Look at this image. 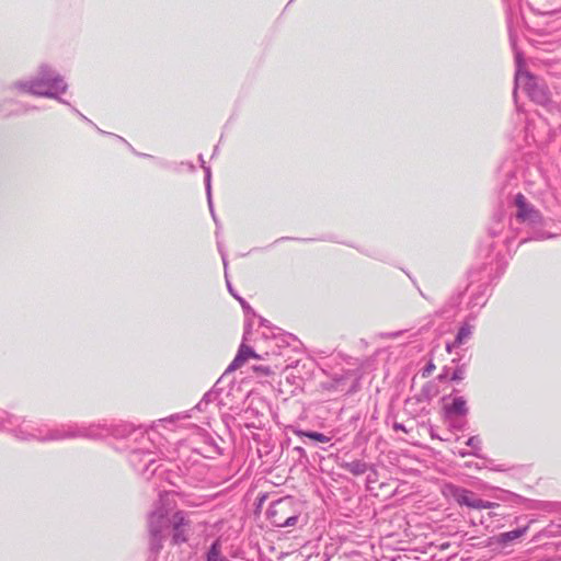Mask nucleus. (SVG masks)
Listing matches in <instances>:
<instances>
[{
    "label": "nucleus",
    "mask_w": 561,
    "mask_h": 561,
    "mask_svg": "<svg viewBox=\"0 0 561 561\" xmlns=\"http://www.w3.org/2000/svg\"><path fill=\"white\" fill-rule=\"evenodd\" d=\"M127 425L113 427L105 423H69L50 428L45 424L12 415L5 411L0 412V431L11 433L20 440L55 442L71 438L96 439L110 435L123 437L127 434Z\"/></svg>",
    "instance_id": "f257e3e1"
},
{
    "label": "nucleus",
    "mask_w": 561,
    "mask_h": 561,
    "mask_svg": "<svg viewBox=\"0 0 561 561\" xmlns=\"http://www.w3.org/2000/svg\"><path fill=\"white\" fill-rule=\"evenodd\" d=\"M172 496L173 494L169 491L160 492L159 500L148 516L150 549L154 552L161 550L169 535L173 545H181L188 540L190 514L176 511L170 515L174 505Z\"/></svg>",
    "instance_id": "f03ea898"
},
{
    "label": "nucleus",
    "mask_w": 561,
    "mask_h": 561,
    "mask_svg": "<svg viewBox=\"0 0 561 561\" xmlns=\"http://www.w3.org/2000/svg\"><path fill=\"white\" fill-rule=\"evenodd\" d=\"M12 87L32 95L55 99L68 104L60 96L67 91L68 84L65 78L48 64H41L33 78L15 81Z\"/></svg>",
    "instance_id": "7ed1b4c3"
},
{
    "label": "nucleus",
    "mask_w": 561,
    "mask_h": 561,
    "mask_svg": "<svg viewBox=\"0 0 561 561\" xmlns=\"http://www.w3.org/2000/svg\"><path fill=\"white\" fill-rule=\"evenodd\" d=\"M510 41L515 50V90L522 88L534 102L542 105L546 104L549 101L546 87L536 77L527 71H523L522 54L515 47V37L512 33L510 34ZM514 94H516V91H514Z\"/></svg>",
    "instance_id": "20e7f679"
},
{
    "label": "nucleus",
    "mask_w": 561,
    "mask_h": 561,
    "mask_svg": "<svg viewBox=\"0 0 561 561\" xmlns=\"http://www.w3.org/2000/svg\"><path fill=\"white\" fill-rule=\"evenodd\" d=\"M442 494L446 499H454L459 505H465L470 508H493L497 506L496 503L483 501L466 489L459 488L453 483H444L440 488Z\"/></svg>",
    "instance_id": "39448f33"
},
{
    "label": "nucleus",
    "mask_w": 561,
    "mask_h": 561,
    "mask_svg": "<svg viewBox=\"0 0 561 561\" xmlns=\"http://www.w3.org/2000/svg\"><path fill=\"white\" fill-rule=\"evenodd\" d=\"M513 205L516 208L515 217L519 222L529 226L541 224L542 216L540 211L522 193L514 196Z\"/></svg>",
    "instance_id": "423d86ee"
},
{
    "label": "nucleus",
    "mask_w": 561,
    "mask_h": 561,
    "mask_svg": "<svg viewBox=\"0 0 561 561\" xmlns=\"http://www.w3.org/2000/svg\"><path fill=\"white\" fill-rule=\"evenodd\" d=\"M157 461L156 454L149 450H135L130 456V462L141 474L147 476L150 467Z\"/></svg>",
    "instance_id": "0eeeda50"
},
{
    "label": "nucleus",
    "mask_w": 561,
    "mask_h": 561,
    "mask_svg": "<svg viewBox=\"0 0 561 561\" xmlns=\"http://www.w3.org/2000/svg\"><path fill=\"white\" fill-rule=\"evenodd\" d=\"M474 320L476 318L473 316H469L460 325L454 342L446 345V351L449 354L454 351V348L460 347L472 337L474 331Z\"/></svg>",
    "instance_id": "6e6552de"
},
{
    "label": "nucleus",
    "mask_w": 561,
    "mask_h": 561,
    "mask_svg": "<svg viewBox=\"0 0 561 561\" xmlns=\"http://www.w3.org/2000/svg\"><path fill=\"white\" fill-rule=\"evenodd\" d=\"M251 357L257 358L259 356L255 354V352L250 346L241 344L234 359L229 365L227 370L230 371V370H236V369L240 368Z\"/></svg>",
    "instance_id": "1a4fd4ad"
},
{
    "label": "nucleus",
    "mask_w": 561,
    "mask_h": 561,
    "mask_svg": "<svg viewBox=\"0 0 561 561\" xmlns=\"http://www.w3.org/2000/svg\"><path fill=\"white\" fill-rule=\"evenodd\" d=\"M446 415L453 417L455 415L463 416L468 413L467 402L463 397H456L450 404L445 405Z\"/></svg>",
    "instance_id": "9d476101"
},
{
    "label": "nucleus",
    "mask_w": 561,
    "mask_h": 561,
    "mask_svg": "<svg viewBox=\"0 0 561 561\" xmlns=\"http://www.w3.org/2000/svg\"><path fill=\"white\" fill-rule=\"evenodd\" d=\"M199 160L202 162V168L205 172V186H206V192H207V199H208V205H209V209H210V213H211V216L214 218V220H216V216H215V211H214V208H213V202H211V194H210V182H211V172H210V168L205 165V161L203 159V156H199Z\"/></svg>",
    "instance_id": "9b49d317"
},
{
    "label": "nucleus",
    "mask_w": 561,
    "mask_h": 561,
    "mask_svg": "<svg viewBox=\"0 0 561 561\" xmlns=\"http://www.w3.org/2000/svg\"><path fill=\"white\" fill-rule=\"evenodd\" d=\"M342 467L346 469L348 472L353 473L354 476L364 474L368 469L367 463L362 460L346 462Z\"/></svg>",
    "instance_id": "f8f14e48"
},
{
    "label": "nucleus",
    "mask_w": 561,
    "mask_h": 561,
    "mask_svg": "<svg viewBox=\"0 0 561 561\" xmlns=\"http://www.w3.org/2000/svg\"><path fill=\"white\" fill-rule=\"evenodd\" d=\"M294 433L299 437H308L310 439H313L316 442L320 443H328L330 440V437L318 432H309V431H302V430H295Z\"/></svg>",
    "instance_id": "ddd939ff"
},
{
    "label": "nucleus",
    "mask_w": 561,
    "mask_h": 561,
    "mask_svg": "<svg viewBox=\"0 0 561 561\" xmlns=\"http://www.w3.org/2000/svg\"><path fill=\"white\" fill-rule=\"evenodd\" d=\"M207 561H228L221 556L220 542L216 540L207 552Z\"/></svg>",
    "instance_id": "4468645a"
},
{
    "label": "nucleus",
    "mask_w": 561,
    "mask_h": 561,
    "mask_svg": "<svg viewBox=\"0 0 561 561\" xmlns=\"http://www.w3.org/2000/svg\"><path fill=\"white\" fill-rule=\"evenodd\" d=\"M526 531H527V527H523V528L503 533L500 535V541L503 543L513 541V540L522 537Z\"/></svg>",
    "instance_id": "2eb2a0df"
},
{
    "label": "nucleus",
    "mask_w": 561,
    "mask_h": 561,
    "mask_svg": "<svg viewBox=\"0 0 561 561\" xmlns=\"http://www.w3.org/2000/svg\"><path fill=\"white\" fill-rule=\"evenodd\" d=\"M190 415L186 414V413H178V414H173V415H170L168 417H164V419H160L158 420L153 426L154 427H158L159 425H163V424H173L174 422L179 421V420H183V419H188Z\"/></svg>",
    "instance_id": "dca6fc26"
},
{
    "label": "nucleus",
    "mask_w": 561,
    "mask_h": 561,
    "mask_svg": "<svg viewBox=\"0 0 561 561\" xmlns=\"http://www.w3.org/2000/svg\"><path fill=\"white\" fill-rule=\"evenodd\" d=\"M466 444L473 449L472 455H478L481 445V439L478 436H471Z\"/></svg>",
    "instance_id": "f3484780"
},
{
    "label": "nucleus",
    "mask_w": 561,
    "mask_h": 561,
    "mask_svg": "<svg viewBox=\"0 0 561 561\" xmlns=\"http://www.w3.org/2000/svg\"><path fill=\"white\" fill-rule=\"evenodd\" d=\"M217 398V394L214 391H208L204 394L202 400L208 404L209 402L214 401Z\"/></svg>",
    "instance_id": "a211bd4d"
},
{
    "label": "nucleus",
    "mask_w": 561,
    "mask_h": 561,
    "mask_svg": "<svg viewBox=\"0 0 561 561\" xmlns=\"http://www.w3.org/2000/svg\"><path fill=\"white\" fill-rule=\"evenodd\" d=\"M463 375H465L463 368H457L453 373L451 379L453 380H462L463 379Z\"/></svg>",
    "instance_id": "6ab92c4d"
},
{
    "label": "nucleus",
    "mask_w": 561,
    "mask_h": 561,
    "mask_svg": "<svg viewBox=\"0 0 561 561\" xmlns=\"http://www.w3.org/2000/svg\"><path fill=\"white\" fill-rule=\"evenodd\" d=\"M485 300H486V299H485V295H480V296H478V297L474 299V301H472V306H473V307H474V306H480V307H481V306H483V305L485 304Z\"/></svg>",
    "instance_id": "aec40b11"
},
{
    "label": "nucleus",
    "mask_w": 561,
    "mask_h": 561,
    "mask_svg": "<svg viewBox=\"0 0 561 561\" xmlns=\"http://www.w3.org/2000/svg\"><path fill=\"white\" fill-rule=\"evenodd\" d=\"M254 369L263 375H270L272 373L271 368L267 366H255Z\"/></svg>",
    "instance_id": "412c9836"
},
{
    "label": "nucleus",
    "mask_w": 561,
    "mask_h": 561,
    "mask_svg": "<svg viewBox=\"0 0 561 561\" xmlns=\"http://www.w3.org/2000/svg\"><path fill=\"white\" fill-rule=\"evenodd\" d=\"M435 369V365L430 362L424 368L423 376H428Z\"/></svg>",
    "instance_id": "4be33fe9"
},
{
    "label": "nucleus",
    "mask_w": 561,
    "mask_h": 561,
    "mask_svg": "<svg viewBox=\"0 0 561 561\" xmlns=\"http://www.w3.org/2000/svg\"><path fill=\"white\" fill-rule=\"evenodd\" d=\"M236 298L240 301L243 309H250V306L247 304V301L243 298L239 297L238 295Z\"/></svg>",
    "instance_id": "5701e85b"
},
{
    "label": "nucleus",
    "mask_w": 561,
    "mask_h": 561,
    "mask_svg": "<svg viewBox=\"0 0 561 561\" xmlns=\"http://www.w3.org/2000/svg\"><path fill=\"white\" fill-rule=\"evenodd\" d=\"M236 298L240 301L243 309H250V306L247 304V301L243 298L239 297L238 295Z\"/></svg>",
    "instance_id": "b1692460"
},
{
    "label": "nucleus",
    "mask_w": 561,
    "mask_h": 561,
    "mask_svg": "<svg viewBox=\"0 0 561 561\" xmlns=\"http://www.w3.org/2000/svg\"><path fill=\"white\" fill-rule=\"evenodd\" d=\"M206 405H207V404H206L203 400H201V401L196 404L195 409H197L198 411H203V410H205Z\"/></svg>",
    "instance_id": "393cba45"
},
{
    "label": "nucleus",
    "mask_w": 561,
    "mask_h": 561,
    "mask_svg": "<svg viewBox=\"0 0 561 561\" xmlns=\"http://www.w3.org/2000/svg\"><path fill=\"white\" fill-rule=\"evenodd\" d=\"M393 428H394L396 431H403V432H407V430H405L404 425H403V424H400V423H394Z\"/></svg>",
    "instance_id": "a878e982"
},
{
    "label": "nucleus",
    "mask_w": 561,
    "mask_h": 561,
    "mask_svg": "<svg viewBox=\"0 0 561 561\" xmlns=\"http://www.w3.org/2000/svg\"><path fill=\"white\" fill-rule=\"evenodd\" d=\"M451 425H453V427L460 430L462 427V422L461 421H459V422L453 421Z\"/></svg>",
    "instance_id": "bb28decb"
},
{
    "label": "nucleus",
    "mask_w": 561,
    "mask_h": 561,
    "mask_svg": "<svg viewBox=\"0 0 561 561\" xmlns=\"http://www.w3.org/2000/svg\"><path fill=\"white\" fill-rule=\"evenodd\" d=\"M227 287H228V290L229 293L233 296V297H237V295L234 294L233 291V287L231 286L230 282L227 279Z\"/></svg>",
    "instance_id": "cd10ccee"
},
{
    "label": "nucleus",
    "mask_w": 561,
    "mask_h": 561,
    "mask_svg": "<svg viewBox=\"0 0 561 561\" xmlns=\"http://www.w3.org/2000/svg\"><path fill=\"white\" fill-rule=\"evenodd\" d=\"M221 257H222L225 270H227V260H226V256H225V254L222 252H221Z\"/></svg>",
    "instance_id": "c85d7f7f"
},
{
    "label": "nucleus",
    "mask_w": 561,
    "mask_h": 561,
    "mask_svg": "<svg viewBox=\"0 0 561 561\" xmlns=\"http://www.w3.org/2000/svg\"><path fill=\"white\" fill-rule=\"evenodd\" d=\"M390 337H397L399 335V332L390 333L388 334Z\"/></svg>",
    "instance_id": "c756f323"
},
{
    "label": "nucleus",
    "mask_w": 561,
    "mask_h": 561,
    "mask_svg": "<svg viewBox=\"0 0 561 561\" xmlns=\"http://www.w3.org/2000/svg\"><path fill=\"white\" fill-rule=\"evenodd\" d=\"M75 111L80 115V117H82L83 119H87V117L83 116V114L79 113L77 110H75Z\"/></svg>",
    "instance_id": "7c9ffc66"
},
{
    "label": "nucleus",
    "mask_w": 561,
    "mask_h": 561,
    "mask_svg": "<svg viewBox=\"0 0 561 561\" xmlns=\"http://www.w3.org/2000/svg\"><path fill=\"white\" fill-rule=\"evenodd\" d=\"M261 324H262V325H265V324H266V320H265V319H262V320H261Z\"/></svg>",
    "instance_id": "2f4dec72"
},
{
    "label": "nucleus",
    "mask_w": 561,
    "mask_h": 561,
    "mask_svg": "<svg viewBox=\"0 0 561 561\" xmlns=\"http://www.w3.org/2000/svg\"><path fill=\"white\" fill-rule=\"evenodd\" d=\"M552 237H554V236L553 234L546 236V238H552ZM541 238H545V236H541Z\"/></svg>",
    "instance_id": "473e14b6"
},
{
    "label": "nucleus",
    "mask_w": 561,
    "mask_h": 561,
    "mask_svg": "<svg viewBox=\"0 0 561 561\" xmlns=\"http://www.w3.org/2000/svg\"><path fill=\"white\" fill-rule=\"evenodd\" d=\"M157 471V467L151 470V474H153Z\"/></svg>",
    "instance_id": "72a5a7b5"
}]
</instances>
